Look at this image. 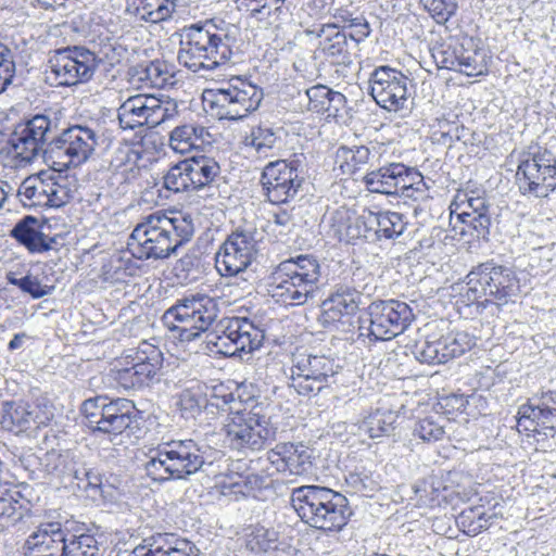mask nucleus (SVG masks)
I'll return each instance as SVG.
<instances>
[{
	"instance_id": "1",
	"label": "nucleus",
	"mask_w": 556,
	"mask_h": 556,
	"mask_svg": "<svg viewBox=\"0 0 556 556\" xmlns=\"http://www.w3.org/2000/svg\"><path fill=\"white\" fill-rule=\"evenodd\" d=\"M248 389L243 383L219 382L212 387L204 408L211 413H214L213 408L226 413L220 433L231 448L256 452L276 439L277 428L256 407H245L254 397Z\"/></svg>"
},
{
	"instance_id": "2",
	"label": "nucleus",
	"mask_w": 556,
	"mask_h": 556,
	"mask_svg": "<svg viewBox=\"0 0 556 556\" xmlns=\"http://www.w3.org/2000/svg\"><path fill=\"white\" fill-rule=\"evenodd\" d=\"M194 233L193 217L178 210H160L143 216L132 229L127 247L139 261L164 260L189 242Z\"/></svg>"
},
{
	"instance_id": "3",
	"label": "nucleus",
	"mask_w": 556,
	"mask_h": 556,
	"mask_svg": "<svg viewBox=\"0 0 556 556\" xmlns=\"http://www.w3.org/2000/svg\"><path fill=\"white\" fill-rule=\"evenodd\" d=\"M239 29L225 21L206 20L181 29L177 60L193 73L211 72L231 61Z\"/></svg>"
},
{
	"instance_id": "4",
	"label": "nucleus",
	"mask_w": 556,
	"mask_h": 556,
	"mask_svg": "<svg viewBox=\"0 0 556 556\" xmlns=\"http://www.w3.org/2000/svg\"><path fill=\"white\" fill-rule=\"evenodd\" d=\"M519 292L517 274L509 267L489 261L478 264L467 274L459 302L477 308L502 307L514 303Z\"/></svg>"
},
{
	"instance_id": "5",
	"label": "nucleus",
	"mask_w": 556,
	"mask_h": 556,
	"mask_svg": "<svg viewBox=\"0 0 556 556\" xmlns=\"http://www.w3.org/2000/svg\"><path fill=\"white\" fill-rule=\"evenodd\" d=\"M291 504L301 520L323 532H339L349 522L348 498L329 488L302 485L293 490Z\"/></svg>"
},
{
	"instance_id": "6",
	"label": "nucleus",
	"mask_w": 556,
	"mask_h": 556,
	"mask_svg": "<svg viewBox=\"0 0 556 556\" xmlns=\"http://www.w3.org/2000/svg\"><path fill=\"white\" fill-rule=\"evenodd\" d=\"M320 275V264L315 256L301 254L290 257L281 261L271 271L268 292L282 305H303L313 298Z\"/></svg>"
},
{
	"instance_id": "7",
	"label": "nucleus",
	"mask_w": 556,
	"mask_h": 556,
	"mask_svg": "<svg viewBox=\"0 0 556 556\" xmlns=\"http://www.w3.org/2000/svg\"><path fill=\"white\" fill-rule=\"evenodd\" d=\"M89 431L110 441L132 430L140 418V410L132 400L96 395L86 399L79 408Z\"/></svg>"
},
{
	"instance_id": "8",
	"label": "nucleus",
	"mask_w": 556,
	"mask_h": 556,
	"mask_svg": "<svg viewBox=\"0 0 556 556\" xmlns=\"http://www.w3.org/2000/svg\"><path fill=\"white\" fill-rule=\"evenodd\" d=\"M164 356L159 346L147 341L124 350L109 365V377L125 391L142 390L159 381Z\"/></svg>"
},
{
	"instance_id": "9",
	"label": "nucleus",
	"mask_w": 556,
	"mask_h": 556,
	"mask_svg": "<svg viewBox=\"0 0 556 556\" xmlns=\"http://www.w3.org/2000/svg\"><path fill=\"white\" fill-rule=\"evenodd\" d=\"M91 124H73L51 138L45 163L59 174L85 164L99 144V131Z\"/></svg>"
},
{
	"instance_id": "10",
	"label": "nucleus",
	"mask_w": 556,
	"mask_h": 556,
	"mask_svg": "<svg viewBox=\"0 0 556 556\" xmlns=\"http://www.w3.org/2000/svg\"><path fill=\"white\" fill-rule=\"evenodd\" d=\"M264 98L261 87L240 76L204 92V102L217 119L240 121L255 112Z\"/></svg>"
},
{
	"instance_id": "11",
	"label": "nucleus",
	"mask_w": 556,
	"mask_h": 556,
	"mask_svg": "<svg viewBox=\"0 0 556 556\" xmlns=\"http://www.w3.org/2000/svg\"><path fill=\"white\" fill-rule=\"evenodd\" d=\"M178 115V103L168 96L138 93L128 97L117 109L121 128L134 130L139 127L155 128Z\"/></svg>"
},
{
	"instance_id": "12",
	"label": "nucleus",
	"mask_w": 556,
	"mask_h": 556,
	"mask_svg": "<svg viewBox=\"0 0 556 556\" xmlns=\"http://www.w3.org/2000/svg\"><path fill=\"white\" fill-rule=\"evenodd\" d=\"M263 339V330L245 317L224 318L206 333L211 352L223 356L253 352L262 345Z\"/></svg>"
},
{
	"instance_id": "13",
	"label": "nucleus",
	"mask_w": 556,
	"mask_h": 556,
	"mask_svg": "<svg viewBox=\"0 0 556 556\" xmlns=\"http://www.w3.org/2000/svg\"><path fill=\"white\" fill-rule=\"evenodd\" d=\"M101 59L84 46H67L51 51L48 73L56 86L73 87L92 79Z\"/></svg>"
},
{
	"instance_id": "14",
	"label": "nucleus",
	"mask_w": 556,
	"mask_h": 556,
	"mask_svg": "<svg viewBox=\"0 0 556 556\" xmlns=\"http://www.w3.org/2000/svg\"><path fill=\"white\" fill-rule=\"evenodd\" d=\"M216 316V305L208 296H193L168 308L164 319L181 341L189 342L207 331Z\"/></svg>"
},
{
	"instance_id": "15",
	"label": "nucleus",
	"mask_w": 556,
	"mask_h": 556,
	"mask_svg": "<svg viewBox=\"0 0 556 556\" xmlns=\"http://www.w3.org/2000/svg\"><path fill=\"white\" fill-rule=\"evenodd\" d=\"M56 114L58 112L48 109L15 127L9 144L16 160L21 163H29L38 155L43 144L50 139V134L58 129Z\"/></svg>"
},
{
	"instance_id": "16",
	"label": "nucleus",
	"mask_w": 556,
	"mask_h": 556,
	"mask_svg": "<svg viewBox=\"0 0 556 556\" xmlns=\"http://www.w3.org/2000/svg\"><path fill=\"white\" fill-rule=\"evenodd\" d=\"M339 365L327 355L296 354L291 367L290 387L298 394H317L330 384L338 374Z\"/></svg>"
},
{
	"instance_id": "17",
	"label": "nucleus",
	"mask_w": 556,
	"mask_h": 556,
	"mask_svg": "<svg viewBox=\"0 0 556 556\" xmlns=\"http://www.w3.org/2000/svg\"><path fill=\"white\" fill-rule=\"evenodd\" d=\"M71 176H26L18 188L24 204L34 207H61L75 192Z\"/></svg>"
},
{
	"instance_id": "18",
	"label": "nucleus",
	"mask_w": 556,
	"mask_h": 556,
	"mask_svg": "<svg viewBox=\"0 0 556 556\" xmlns=\"http://www.w3.org/2000/svg\"><path fill=\"white\" fill-rule=\"evenodd\" d=\"M368 336L374 340L388 341L402 334L413 323L412 307L399 300H379L368 306Z\"/></svg>"
},
{
	"instance_id": "19",
	"label": "nucleus",
	"mask_w": 556,
	"mask_h": 556,
	"mask_svg": "<svg viewBox=\"0 0 556 556\" xmlns=\"http://www.w3.org/2000/svg\"><path fill=\"white\" fill-rule=\"evenodd\" d=\"M535 403L529 400L517 412V431L527 438L538 439L556 432V391H544L536 395Z\"/></svg>"
},
{
	"instance_id": "20",
	"label": "nucleus",
	"mask_w": 556,
	"mask_h": 556,
	"mask_svg": "<svg viewBox=\"0 0 556 556\" xmlns=\"http://www.w3.org/2000/svg\"><path fill=\"white\" fill-rule=\"evenodd\" d=\"M409 83L410 79L402 71L381 65L369 75L370 96L380 108L399 112L407 106Z\"/></svg>"
},
{
	"instance_id": "21",
	"label": "nucleus",
	"mask_w": 556,
	"mask_h": 556,
	"mask_svg": "<svg viewBox=\"0 0 556 556\" xmlns=\"http://www.w3.org/2000/svg\"><path fill=\"white\" fill-rule=\"evenodd\" d=\"M307 36L318 39L317 52L334 65L350 66L359 42H354L348 31L334 24H314L305 29Z\"/></svg>"
},
{
	"instance_id": "22",
	"label": "nucleus",
	"mask_w": 556,
	"mask_h": 556,
	"mask_svg": "<svg viewBox=\"0 0 556 556\" xmlns=\"http://www.w3.org/2000/svg\"><path fill=\"white\" fill-rule=\"evenodd\" d=\"M53 418L51 407L39 401H7L2 404L1 427L13 433L47 427Z\"/></svg>"
},
{
	"instance_id": "23",
	"label": "nucleus",
	"mask_w": 556,
	"mask_h": 556,
	"mask_svg": "<svg viewBox=\"0 0 556 556\" xmlns=\"http://www.w3.org/2000/svg\"><path fill=\"white\" fill-rule=\"evenodd\" d=\"M367 210L361 214L345 205L327 211L324 222L328 227V235L340 242L355 244L367 239Z\"/></svg>"
},
{
	"instance_id": "24",
	"label": "nucleus",
	"mask_w": 556,
	"mask_h": 556,
	"mask_svg": "<svg viewBox=\"0 0 556 556\" xmlns=\"http://www.w3.org/2000/svg\"><path fill=\"white\" fill-rule=\"evenodd\" d=\"M255 254L253 241L243 232H232L216 255V268L223 276H236L245 270Z\"/></svg>"
},
{
	"instance_id": "25",
	"label": "nucleus",
	"mask_w": 556,
	"mask_h": 556,
	"mask_svg": "<svg viewBox=\"0 0 556 556\" xmlns=\"http://www.w3.org/2000/svg\"><path fill=\"white\" fill-rule=\"evenodd\" d=\"M267 459L275 472L286 476H303L313 468L312 451L303 443H277L267 452Z\"/></svg>"
},
{
	"instance_id": "26",
	"label": "nucleus",
	"mask_w": 556,
	"mask_h": 556,
	"mask_svg": "<svg viewBox=\"0 0 556 556\" xmlns=\"http://www.w3.org/2000/svg\"><path fill=\"white\" fill-rule=\"evenodd\" d=\"M362 293L353 287H339L321 304V321L325 326L349 324L357 314Z\"/></svg>"
},
{
	"instance_id": "27",
	"label": "nucleus",
	"mask_w": 556,
	"mask_h": 556,
	"mask_svg": "<svg viewBox=\"0 0 556 556\" xmlns=\"http://www.w3.org/2000/svg\"><path fill=\"white\" fill-rule=\"evenodd\" d=\"M66 530L60 521L38 525L24 544L25 556H64Z\"/></svg>"
},
{
	"instance_id": "28",
	"label": "nucleus",
	"mask_w": 556,
	"mask_h": 556,
	"mask_svg": "<svg viewBox=\"0 0 556 556\" xmlns=\"http://www.w3.org/2000/svg\"><path fill=\"white\" fill-rule=\"evenodd\" d=\"M34 504L10 482H0V526L13 528L34 517Z\"/></svg>"
},
{
	"instance_id": "29",
	"label": "nucleus",
	"mask_w": 556,
	"mask_h": 556,
	"mask_svg": "<svg viewBox=\"0 0 556 556\" xmlns=\"http://www.w3.org/2000/svg\"><path fill=\"white\" fill-rule=\"evenodd\" d=\"M164 448L167 450L168 459L172 460L169 465L174 469L175 480L187 479L198 472L204 464L200 446L191 439L165 442Z\"/></svg>"
},
{
	"instance_id": "30",
	"label": "nucleus",
	"mask_w": 556,
	"mask_h": 556,
	"mask_svg": "<svg viewBox=\"0 0 556 556\" xmlns=\"http://www.w3.org/2000/svg\"><path fill=\"white\" fill-rule=\"evenodd\" d=\"M134 556H198L195 546L173 533H157L134 549Z\"/></svg>"
},
{
	"instance_id": "31",
	"label": "nucleus",
	"mask_w": 556,
	"mask_h": 556,
	"mask_svg": "<svg viewBox=\"0 0 556 556\" xmlns=\"http://www.w3.org/2000/svg\"><path fill=\"white\" fill-rule=\"evenodd\" d=\"M39 220L31 215L22 218L11 230L14 238L31 254L49 252L56 244V237H50L41 231Z\"/></svg>"
},
{
	"instance_id": "32",
	"label": "nucleus",
	"mask_w": 556,
	"mask_h": 556,
	"mask_svg": "<svg viewBox=\"0 0 556 556\" xmlns=\"http://www.w3.org/2000/svg\"><path fill=\"white\" fill-rule=\"evenodd\" d=\"M330 16L333 21L326 24H334L344 29L354 42H363L371 33L370 25L364 14L351 5L332 7Z\"/></svg>"
},
{
	"instance_id": "33",
	"label": "nucleus",
	"mask_w": 556,
	"mask_h": 556,
	"mask_svg": "<svg viewBox=\"0 0 556 556\" xmlns=\"http://www.w3.org/2000/svg\"><path fill=\"white\" fill-rule=\"evenodd\" d=\"M286 0H236L239 10H243L249 15L265 24L278 25L289 13L285 5Z\"/></svg>"
},
{
	"instance_id": "34",
	"label": "nucleus",
	"mask_w": 556,
	"mask_h": 556,
	"mask_svg": "<svg viewBox=\"0 0 556 556\" xmlns=\"http://www.w3.org/2000/svg\"><path fill=\"white\" fill-rule=\"evenodd\" d=\"M368 236L375 233L378 239H393L406 228L404 215L392 211L372 212L367 210Z\"/></svg>"
},
{
	"instance_id": "35",
	"label": "nucleus",
	"mask_w": 556,
	"mask_h": 556,
	"mask_svg": "<svg viewBox=\"0 0 556 556\" xmlns=\"http://www.w3.org/2000/svg\"><path fill=\"white\" fill-rule=\"evenodd\" d=\"M244 548L253 555H265L278 549L279 534L261 525H250L243 530Z\"/></svg>"
},
{
	"instance_id": "36",
	"label": "nucleus",
	"mask_w": 556,
	"mask_h": 556,
	"mask_svg": "<svg viewBox=\"0 0 556 556\" xmlns=\"http://www.w3.org/2000/svg\"><path fill=\"white\" fill-rule=\"evenodd\" d=\"M494 507L489 503H478L465 508L457 517L459 529L467 535L475 536L490 527L495 517Z\"/></svg>"
},
{
	"instance_id": "37",
	"label": "nucleus",
	"mask_w": 556,
	"mask_h": 556,
	"mask_svg": "<svg viewBox=\"0 0 556 556\" xmlns=\"http://www.w3.org/2000/svg\"><path fill=\"white\" fill-rule=\"evenodd\" d=\"M206 130L194 124H184L175 127L169 135V147L176 153L185 154L198 149L204 143Z\"/></svg>"
},
{
	"instance_id": "38",
	"label": "nucleus",
	"mask_w": 556,
	"mask_h": 556,
	"mask_svg": "<svg viewBox=\"0 0 556 556\" xmlns=\"http://www.w3.org/2000/svg\"><path fill=\"white\" fill-rule=\"evenodd\" d=\"M442 330L438 329L429 333L425 341L416 345V358L420 363L434 365L444 364L450 361Z\"/></svg>"
},
{
	"instance_id": "39",
	"label": "nucleus",
	"mask_w": 556,
	"mask_h": 556,
	"mask_svg": "<svg viewBox=\"0 0 556 556\" xmlns=\"http://www.w3.org/2000/svg\"><path fill=\"white\" fill-rule=\"evenodd\" d=\"M369 154V149L364 146L340 147L334 154L332 170L340 174H356L365 168Z\"/></svg>"
},
{
	"instance_id": "40",
	"label": "nucleus",
	"mask_w": 556,
	"mask_h": 556,
	"mask_svg": "<svg viewBox=\"0 0 556 556\" xmlns=\"http://www.w3.org/2000/svg\"><path fill=\"white\" fill-rule=\"evenodd\" d=\"M300 184L291 176H262L263 189L273 204L288 202L296 193Z\"/></svg>"
},
{
	"instance_id": "41",
	"label": "nucleus",
	"mask_w": 556,
	"mask_h": 556,
	"mask_svg": "<svg viewBox=\"0 0 556 556\" xmlns=\"http://www.w3.org/2000/svg\"><path fill=\"white\" fill-rule=\"evenodd\" d=\"M485 54L481 51L472 38L462 41L458 71L467 76H479L486 71Z\"/></svg>"
},
{
	"instance_id": "42",
	"label": "nucleus",
	"mask_w": 556,
	"mask_h": 556,
	"mask_svg": "<svg viewBox=\"0 0 556 556\" xmlns=\"http://www.w3.org/2000/svg\"><path fill=\"white\" fill-rule=\"evenodd\" d=\"M169 462L168 452L164 448V443L159 444L156 448L150 451L148 460L144 464L147 477L154 482L175 480V472Z\"/></svg>"
},
{
	"instance_id": "43",
	"label": "nucleus",
	"mask_w": 556,
	"mask_h": 556,
	"mask_svg": "<svg viewBox=\"0 0 556 556\" xmlns=\"http://www.w3.org/2000/svg\"><path fill=\"white\" fill-rule=\"evenodd\" d=\"M441 330L446 349H448L450 361L460 357L476 345V338L468 331L450 327L441 328Z\"/></svg>"
},
{
	"instance_id": "44",
	"label": "nucleus",
	"mask_w": 556,
	"mask_h": 556,
	"mask_svg": "<svg viewBox=\"0 0 556 556\" xmlns=\"http://www.w3.org/2000/svg\"><path fill=\"white\" fill-rule=\"evenodd\" d=\"M520 172L516 174H533L540 172H552L556 174V160L552 152L547 150L530 152L521 150Z\"/></svg>"
},
{
	"instance_id": "45",
	"label": "nucleus",
	"mask_w": 556,
	"mask_h": 556,
	"mask_svg": "<svg viewBox=\"0 0 556 556\" xmlns=\"http://www.w3.org/2000/svg\"><path fill=\"white\" fill-rule=\"evenodd\" d=\"M516 184L523 195L544 198L556 188V176H517Z\"/></svg>"
},
{
	"instance_id": "46",
	"label": "nucleus",
	"mask_w": 556,
	"mask_h": 556,
	"mask_svg": "<svg viewBox=\"0 0 556 556\" xmlns=\"http://www.w3.org/2000/svg\"><path fill=\"white\" fill-rule=\"evenodd\" d=\"M469 404V396L462 393H450L438 396L433 405L437 414L445 416L448 420L455 421L466 414Z\"/></svg>"
},
{
	"instance_id": "47",
	"label": "nucleus",
	"mask_w": 556,
	"mask_h": 556,
	"mask_svg": "<svg viewBox=\"0 0 556 556\" xmlns=\"http://www.w3.org/2000/svg\"><path fill=\"white\" fill-rule=\"evenodd\" d=\"M484 199L477 195H469L468 192L458 190L451 204V219L470 217V213L486 208Z\"/></svg>"
},
{
	"instance_id": "48",
	"label": "nucleus",
	"mask_w": 556,
	"mask_h": 556,
	"mask_svg": "<svg viewBox=\"0 0 556 556\" xmlns=\"http://www.w3.org/2000/svg\"><path fill=\"white\" fill-rule=\"evenodd\" d=\"M172 79L173 75L168 71L167 64L160 60L151 61L139 72V80L152 88L172 85Z\"/></svg>"
},
{
	"instance_id": "49",
	"label": "nucleus",
	"mask_w": 556,
	"mask_h": 556,
	"mask_svg": "<svg viewBox=\"0 0 556 556\" xmlns=\"http://www.w3.org/2000/svg\"><path fill=\"white\" fill-rule=\"evenodd\" d=\"M278 140L276 132L266 125H258L251 129V132L244 138V144L252 147L260 155H267Z\"/></svg>"
},
{
	"instance_id": "50",
	"label": "nucleus",
	"mask_w": 556,
	"mask_h": 556,
	"mask_svg": "<svg viewBox=\"0 0 556 556\" xmlns=\"http://www.w3.org/2000/svg\"><path fill=\"white\" fill-rule=\"evenodd\" d=\"M99 552L98 542L92 534L83 532L66 536L64 556H97Z\"/></svg>"
},
{
	"instance_id": "51",
	"label": "nucleus",
	"mask_w": 556,
	"mask_h": 556,
	"mask_svg": "<svg viewBox=\"0 0 556 556\" xmlns=\"http://www.w3.org/2000/svg\"><path fill=\"white\" fill-rule=\"evenodd\" d=\"M177 0H142L146 10V23L160 24L172 20Z\"/></svg>"
},
{
	"instance_id": "52",
	"label": "nucleus",
	"mask_w": 556,
	"mask_h": 556,
	"mask_svg": "<svg viewBox=\"0 0 556 556\" xmlns=\"http://www.w3.org/2000/svg\"><path fill=\"white\" fill-rule=\"evenodd\" d=\"M214 176H201L197 181L192 176H163L164 187L175 193L199 191L213 181Z\"/></svg>"
},
{
	"instance_id": "53",
	"label": "nucleus",
	"mask_w": 556,
	"mask_h": 556,
	"mask_svg": "<svg viewBox=\"0 0 556 556\" xmlns=\"http://www.w3.org/2000/svg\"><path fill=\"white\" fill-rule=\"evenodd\" d=\"M462 42L442 43L432 49V58L440 68L458 71Z\"/></svg>"
},
{
	"instance_id": "54",
	"label": "nucleus",
	"mask_w": 556,
	"mask_h": 556,
	"mask_svg": "<svg viewBox=\"0 0 556 556\" xmlns=\"http://www.w3.org/2000/svg\"><path fill=\"white\" fill-rule=\"evenodd\" d=\"M444 434V426L440 425L434 416L420 418L414 428V435L428 443L442 440Z\"/></svg>"
},
{
	"instance_id": "55",
	"label": "nucleus",
	"mask_w": 556,
	"mask_h": 556,
	"mask_svg": "<svg viewBox=\"0 0 556 556\" xmlns=\"http://www.w3.org/2000/svg\"><path fill=\"white\" fill-rule=\"evenodd\" d=\"M420 2L438 24H445L455 15L458 8L456 0H420Z\"/></svg>"
},
{
	"instance_id": "56",
	"label": "nucleus",
	"mask_w": 556,
	"mask_h": 556,
	"mask_svg": "<svg viewBox=\"0 0 556 556\" xmlns=\"http://www.w3.org/2000/svg\"><path fill=\"white\" fill-rule=\"evenodd\" d=\"M7 280L10 285L20 288L23 292L30 294L34 299H40L49 293L47 287L42 286L38 277L26 275L17 278L15 273L9 271Z\"/></svg>"
},
{
	"instance_id": "57",
	"label": "nucleus",
	"mask_w": 556,
	"mask_h": 556,
	"mask_svg": "<svg viewBox=\"0 0 556 556\" xmlns=\"http://www.w3.org/2000/svg\"><path fill=\"white\" fill-rule=\"evenodd\" d=\"M462 497L458 484L445 483L444 480H438L433 483L431 501L438 506L454 505Z\"/></svg>"
},
{
	"instance_id": "58",
	"label": "nucleus",
	"mask_w": 556,
	"mask_h": 556,
	"mask_svg": "<svg viewBox=\"0 0 556 556\" xmlns=\"http://www.w3.org/2000/svg\"><path fill=\"white\" fill-rule=\"evenodd\" d=\"M211 163L212 162L204 156H192L178 162L170 170L177 169L179 170V174H216L214 168L218 166L216 163H213L212 165Z\"/></svg>"
},
{
	"instance_id": "59",
	"label": "nucleus",
	"mask_w": 556,
	"mask_h": 556,
	"mask_svg": "<svg viewBox=\"0 0 556 556\" xmlns=\"http://www.w3.org/2000/svg\"><path fill=\"white\" fill-rule=\"evenodd\" d=\"M399 176H362V182L369 192L394 194L397 193L395 179Z\"/></svg>"
},
{
	"instance_id": "60",
	"label": "nucleus",
	"mask_w": 556,
	"mask_h": 556,
	"mask_svg": "<svg viewBox=\"0 0 556 556\" xmlns=\"http://www.w3.org/2000/svg\"><path fill=\"white\" fill-rule=\"evenodd\" d=\"M15 75V63L12 51L0 43V93L12 83Z\"/></svg>"
},
{
	"instance_id": "61",
	"label": "nucleus",
	"mask_w": 556,
	"mask_h": 556,
	"mask_svg": "<svg viewBox=\"0 0 556 556\" xmlns=\"http://www.w3.org/2000/svg\"><path fill=\"white\" fill-rule=\"evenodd\" d=\"M257 482V476L243 473L241 478L235 482L229 491L225 492L223 496L228 497L232 501H238L241 497L251 495L255 488L254 484Z\"/></svg>"
},
{
	"instance_id": "62",
	"label": "nucleus",
	"mask_w": 556,
	"mask_h": 556,
	"mask_svg": "<svg viewBox=\"0 0 556 556\" xmlns=\"http://www.w3.org/2000/svg\"><path fill=\"white\" fill-rule=\"evenodd\" d=\"M330 88L324 85H316L305 90V97L308 100V110L316 113L326 112Z\"/></svg>"
},
{
	"instance_id": "63",
	"label": "nucleus",
	"mask_w": 556,
	"mask_h": 556,
	"mask_svg": "<svg viewBox=\"0 0 556 556\" xmlns=\"http://www.w3.org/2000/svg\"><path fill=\"white\" fill-rule=\"evenodd\" d=\"M138 270L139 266L132 260H118V265L114 267L113 274L109 269L103 273L104 280L118 283L126 282L127 278L136 276Z\"/></svg>"
},
{
	"instance_id": "64",
	"label": "nucleus",
	"mask_w": 556,
	"mask_h": 556,
	"mask_svg": "<svg viewBox=\"0 0 556 556\" xmlns=\"http://www.w3.org/2000/svg\"><path fill=\"white\" fill-rule=\"evenodd\" d=\"M462 224L472 228L477 232L478 238H485L489 235L491 219L488 214V207L482 211L470 213V217L459 220Z\"/></svg>"
}]
</instances>
